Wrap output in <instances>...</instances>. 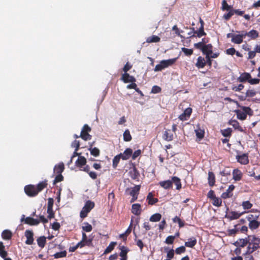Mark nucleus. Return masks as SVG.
Instances as JSON below:
<instances>
[{
  "instance_id": "de8ad7c7",
  "label": "nucleus",
  "mask_w": 260,
  "mask_h": 260,
  "mask_svg": "<svg viewBox=\"0 0 260 260\" xmlns=\"http://www.w3.org/2000/svg\"><path fill=\"white\" fill-rule=\"evenodd\" d=\"M173 221L174 223H178L179 228H182L184 225V222L177 216L173 218Z\"/></svg>"
},
{
  "instance_id": "6ab92c4d",
  "label": "nucleus",
  "mask_w": 260,
  "mask_h": 260,
  "mask_svg": "<svg viewBox=\"0 0 260 260\" xmlns=\"http://www.w3.org/2000/svg\"><path fill=\"white\" fill-rule=\"evenodd\" d=\"M235 186L234 185H231L229 186L228 189L224 192H223L221 194V198L223 199H226L232 196L230 193L234 189Z\"/></svg>"
},
{
  "instance_id": "e2e57ef3",
  "label": "nucleus",
  "mask_w": 260,
  "mask_h": 260,
  "mask_svg": "<svg viewBox=\"0 0 260 260\" xmlns=\"http://www.w3.org/2000/svg\"><path fill=\"white\" fill-rule=\"evenodd\" d=\"M231 6H229L225 0H223L222 2V10L229 11L231 9Z\"/></svg>"
},
{
  "instance_id": "f704fd0d",
  "label": "nucleus",
  "mask_w": 260,
  "mask_h": 260,
  "mask_svg": "<svg viewBox=\"0 0 260 260\" xmlns=\"http://www.w3.org/2000/svg\"><path fill=\"white\" fill-rule=\"evenodd\" d=\"M257 219L255 220H252V221H250L249 223V228L251 230L256 229L259 225V222L256 220Z\"/></svg>"
},
{
  "instance_id": "412c9836",
  "label": "nucleus",
  "mask_w": 260,
  "mask_h": 260,
  "mask_svg": "<svg viewBox=\"0 0 260 260\" xmlns=\"http://www.w3.org/2000/svg\"><path fill=\"white\" fill-rule=\"evenodd\" d=\"M133 154V151L131 148L126 149L123 153H121V158L123 160L128 159Z\"/></svg>"
},
{
  "instance_id": "4468645a",
  "label": "nucleus",
  "mask_w": 260,
  "mask_h": 260,
  "mask_svg": "<svg viewBox=\"0 0 260 260\" xmlns=\"http://www.w3.org/2000/svg\"><path fill=\"white\" fill-rule=\"evenodd\" d=\"M177 60V58H174L172 59H169L167 60H162L160 62L162 64L164 68H168L169 66H172L174 64Z\"/></svg>"
},
{
  "instance_id": "49530a36",
  "label": "nucleus",
  "mask_w": 260,
  "mask_h": 260,
  "mask_svg": "<svg viewBox=\"0 0 260 260\" xmlns=\"http://www.w3.org/2000/svg\"><path fill=\"white\" fill-rule=\"evenodd\" d=\"M165 250L167 252V256L168 259H171L174 255V250L173 249H169L168 247L165 248Z\"/></svg>"
},
{
  "instance_id": "1a4fd4ad",
  "label": "nucleus",
  "mask_w": 260,
  "mask_h": 260,
  "mask_svg": "<svg viewBox=\"0 0 260 260\" xmlns=\"http://www.w3.org/2000/svg\"><path fill=\"white\" fill-rule=\"evenodd\" d=\"M162 138L167 141H171L173 139V133L171 129H166L163 134Z\"/></svg>"
},
{
  "instance_id": "4d7b16f0",
  "label": "nucleus",
  "mask_w": 260,
  "mask_h": 260,
  "mask_svg": "<svg viewBox=\"0 0 260 260\" xmlns=\"http://www.w3.org/2000/svg\"><path fill=\"white\" fill-rule=\"evenodd\" d=\"M196 134L198 138L202 139L204 137V131L201 129H198L195 131Z\"/></svg>"
},
{
  "instance_id": "6e6d98bb",
  "label": "nucleus",
  "mask_w": 260,
  "mask_h": 260,
  "mask_svg": "<svg viewBox=\"0 0 260 260\" xmlns=\"http://www.w3.org/2000/svg\"><path fill=\"white\" fill-rule=\"evenodd\" d=\"M196 34H197V36L199 38H200L206 35V34L204 30V26L203 25V24L199 28V30L197 31Z\"/></svg>"
},
{
  "instance_id": "cd10ccee",
  "label": "nucleus",
  "mask_w": 260,
  "mask_h": 260,
  "mask_svg": "<svg viewBox=\"0 0 260 260\" xmlns=\"http://www.w3.org/2000/svg\"><path fill=\"white\" fill-rule=\"evenodd\" d=\"M206 65V61L205 59L201 57H198L197 59V62L196 64V66L199 68H203Z\"/></svg>"
},
{
  "instance_id": "a19ab883",
  "label": "nucleus",
  "mask_w": 260,
  "mask_h": 260,
  "mask_svg": "<svg viewBox=\"0 0 260 260\" xmlns=\"http://www.w3.org/2000/svg\"><path fill=\"white\" fill-rule=\"evenodd\" d=\"M123 136L124 141L129 142L132 140V136L128 129H126L124 132Z\"/></svg>"
},
{
  "instance_id": "e433bc0d",
  "label": "nucleus",
  "mask_w": 260,
  "mask_h": 260,
  "mask_svg": "<svg viewBox=\"0 0 260 260\" xmlns=\"http://www.w3.org/2000/svg\"><path fill=\"white\" fill-rule=\"evenodd\" d=\"M116 244L117 243L116 242H111L105 250L104 254H107L111 252L114 249Z\"/></svg>"
},
{
  "instance_id": "a211bd4d",
  "label": "nucleus",
  "mask_w": 260,
  "mask_h": 260,
  "mask_svg": "<svg viewBox=\"0 0 260 260\" xmlns=\"http://www.w3.org/2000/svg\"><path fill=\"white\" fill-rule=\"evenodd\" d=\"M197 241L196 238L191 237L188 239L187 242H185L184 245L187 247L192 248L197 244Z\"/></svg>"
},
{
  "instance_id": "393cba45",
  "label": "nucleus",
  "mask_w": 260,
  "mask_h": 260,
  "mask_svg": "<svg viewBox=\"0 0 260 260\" xmlns=\"http://www.w3.org/2000/svg\"><path fill=\"white\" fill-rule=\"evenodd\" d=\"M159 184L166 189H169L172 186V181L170 180L160 181L159 182Z\"/></svg>"
},
{
  "instance_id": "423d86ee",
  "label": "nucleus",
  "mask_w": 260,
  "mask_h": 260,
  "mask_svg": "<svg viewBox=\"0 0 260 260\" xmlns=\"http://www.w3.org/2000/svg\"><path fill=\"white\" fill-rule=\"evenodd\" d=\"M237 161L242 165H246L249 162L248 154L244 153L242 155H237L236 157Z\"/></svg>"
},
{
  "instance_id": "69168bd1",
  "label": "nucleus",
  "mask_w": 260,
  "mask_h": 260,
  "mask_svg": "<svg viewBox=\"0 0 260 260\" xmlns=\"http://www.w3.org/2000/svg\"><path fill=\"white\" fill-rule=\"evenodd\" d=\"M79 247V248L83 247L82 246L81 243H79L78 242L75 246H73V247H70L69 248V250L70 252H74Z\"/></svg>"
},
{
  "instance_id": "4be33fe9",
  "label": "nucleus",
  "mask_w": 260,
  "mask_h": 260,
  "mask_svg": "<svg viewBox=\"0 0 260 260\" xmlns=\"http://www.w3.org/2000/svg\"><path fill=\"white\" fill-rule=\"evenodd\" d=\"M129 174L131 178L134 180L138 179L140 175L139 173L135 167L129 171Z\"/></svg>"
},
{
  "instance_id": "603ef678",
  "label": "nucleus",
  "mask_w": 260,
  "mask_h": 260,
  "mask_svg": "<svg viewBox=\"0 0 260 260\" xmlns=\"http://www.w3.org/2000/svg\"><path fill=\"white\" fill-rule=\"evenodd\" d=\"M249 242V239L247 238L240 239L239 241L237 242L238 246L240 247H243Z\"/></svg>"
},
{
  "instance_id": "2eb2a0df",
  "label": "nucleus",
  "mask_w": 260,
  "mask_h": 260,
  "mask_svg": "<svg viewBox=\"0 0 260 260\" xmlns=\"http://www.w3.org/2000/svg\"><path fill=\"white\" fill-rule=\"evenodd\" d=\"M202 52L206 55H210L212 54V45L211 44H205L202 49Z\"/></svg>"
},
{
  "instance_id": "f8f14e48",
  "label": "nucleus",
  "mask_w": 260,
  "mask_h": 260,
  "mask_svg": "<svg viewBox=\"0 0 260 260\" xmlns=\"http://www.w3.org/2000/svg\"><path fill=\"white\" fill-rule=\"evenodd\" d=\"M132 212L136 215H139L141 213V206L139 204H134L132 206Z\"/></svg>"
},
{
  "instance_id": "2f4dec72",
  "label": "nucleus",
  "mask_w": 260,
  "mask_h": 260,
  "mask_svg": "<svg viewBox=\"0 0 260 260\" xmlns=\"http://www.w3.org/2000/svg\"><path fill=\"white\" fill-rule=\"evenodd\" d=\"M147 200L148 201V204L153 205L158 202L157 198H154L152 192H149L147 197Z\"/></svg>"
},
{
  "instance_id": "c03bdc74",
  "label": "nucleus",
  "mask_w": 260,
  "mask_h": 260,
  "mask_svg": "<svg viewBox=\"0 0 260 260\" xmlns=\"http://www.w3.org/2000/svg\"><path fill=\"white\" fill-rule=\"evenodd\" d=\"M83 224L84 225L82 226V229L84 232H90L92 231V227L90 224L88 222H84Z\"/></svg>"
},
{
  "instance_id": "0e129e2a",
  "label": "nucleus",
  "mask_w": 260,
  "mask_h": 260,
  "mask_svg": "<svg viewBox=\"0 0 260 260\" xmlns=\"http://www.w3.org/2000/svg\"><path fill=\"white\" fill-rule=\"evenodd\" d=\"M186 250L185 247L184 246H181L179 247H178L175 250V252L177 254H180L182 253H184Z\"/></svg>"
},
{
  "instance_id": "c85d7f7f",
  "label": "nucleus",
  "mask_w": 260,
  "mask_h": 260,
  "mask_svg": "<svg viewBox=\"0 0 260 260\" xmlns=\"http://www.w3.org/2000/svg\"><path fill=\"white\" fill-rule=\"evenodd\" d=\"M248 238L250 242L254 243L255 246H256L257 247H259V244H260V238L256 237L255 236H249Z\"/></svg>"
},
{
  "instance_id": "9b49d317",
  "label": "nucleus",
  "mask_w": 260,
  "mask_h": 260,
  "mask_svg": "<svg viewBox=\"0 0 260 260\" xmlns=\"http://www.w3.org/2000/svg\"><path fill=\"white\" fill-rule=\"evenodd\" d=\"M140 189V185H135L132 188H128L126 189V192L129 191V194L130 196L138 195Z\"/></svg>"
},
{
  "instance_id": "3c124183",
  "label": "nucleus",
  "mask_w": 260,
  "mask_h": 260,
  "mask_svg": "<svg viewBox=\"0 0 260 260\" xmlns=\"http://www.w3.org/2000/svg\"><path fill=\"white\" fill-rule=\"evenodd\" d=\"M242 111L249 115H252L253 114V111L248 107L242 106L241 107Z\"/></svg>"
},
{
  "instance_id": "20e7f679",
  "label": "nucleus",
  "mask_w": 260,
  "mask_h": 260,
  "mask_svg": "<svg viewBox=\"0 0 260 260\" xmlns=\"http://www.w3.org/2000/svg\"><path fill=\"white\" fill-rule=\"evenodd\" d=\"M245 38L244 31H242L240 34H235L231 41L235 44H240L243 42V39Z\"/></svg>"
},
{
  "instance_id": "72a5a7b5",
  "label": "nucleus",
  "mask_w": 260,
  "mask_h": 260,
  "mask_svg": "<svg viewBox=\"0 0 260 260\" xmlns=\"http://www.w3.org/2000/svg\"><path fill=\"white\" fill-rule=\"evenodd\" d=\"M38 246L41 248H43L46 242V238L45 236H41L37 240Z\"/></svg>"
},
{
  "instance_id": "ddd939ff",
  "label": "nucleus",
  "mask_w": 260,
  "mask_h": 260,
  "mask_svg": "<svg viewBox=\"0 0 260 260\" xmlns=\"http://www.w3.org/2000/svg\"><path fill=\"white\" fill-rule=\"evenodd\" d=\"M40 223L38 219H34L30 217H27L25 219V223L30 225H37Z\"/></svg>"
},
{
  "instance_id": "7ed1b4c3",
  "label": "nucleus",
  "mask_w": 260,
  "mask_h": 260,
  "mask_svg": "<svg viewBox=\"0 0 260 260\" xmlns=\"http://www.w3.org/2000/svg\"><path fill=\"white\" fill-rule=\"evenodd\" d=\"M25 192L29 197H35L38 194V191L34 185H28L24 187Z\"/></svg>"
},
{
  "instance_id": "5fc2aeb1",
  "label": "nucleus",
  "mask_w": 260,
  "mask_h": 260,
  "mask_svg": "<svg viewBox=\"0 0 260 260\" xmlns=\"http://www.w3.org/2000/svg\"><path fill=\"white\" fill-rule=\"evenodd\" d=\"M89 150H90L91 154L94 156H98L100 154V150L96 147H94L93 148H89Z\"/></svg>"
},
{
  "instance_id": "c9c22d12",
  "label": "nucleus",
  "mask_w": 260,
  "mask_h": 260,
  "mask_svg": "<svg viewBox=\"0 0 260 260\" xmlns=\"http://www.w3.org/2000/svg\"><path fill=\"white\" fill-rule=\"evenodd\" d=\"M235 112L237 114L238 119L243 120L246 118L247 115H246V113L243 112L242 111L236 110H235Z\"/></svg>"
},
{
  "instance_id": "8fccbe9b",
  "label": "nucleus",
  "mask_w": 260,
  "mask_h": 260,
  "mask_svg": "<svg viewBox=\"0 0 260 260\" xmlns=\"http://www.w3.org/2000/svg\"><path fill=\"white\" fill-rule=\"evenodd\" d=\"M66 255H67V252L65 250L56 252V253H55L53 255L55 258L64 257L66 256Z\"/></svg>"
},
{
  "instance_id": "c756f323",
  "label": "nucleus",
  "mask_w": 260,
  "mask_h": 260,
  "mask_svg": "<svg viewBox=\"0 0 260 260\" xmlns=\"http://www.w3.org/2000/svg\"><path fill=\"white\" fill-rule=\"evenodd\" d=\"M258 247L255 245L254 243H251L249 241L248 245L247 248V253H252L255 251Z\"/></svg>"
},
{
  "instance_id": "39448f33",
  "label": "nucleus",
  "mask_w": 260,
  "mask_h": 260,
  "mask_svg": "<svg viewBox=\"0 0 260 260\" xmlns=\"http://www.w3.org/2000/svg\"><path fill=\"white\" fill-rule=\"evenodd\" d=\"M245 212H246L238 213L236 211H231L229 212L228 214L226 213V215H225V217L229 219L230 220L237 219Z\"/></svg>"
},
{
  "instance_id": "680f3d73",
  "label": "nucleus",
  "mask_w": 260,
  "mask_h": 260,
  "mask_svg": "<svg viewBox=\"0 0 260 260\" xmlns=\"http://www.w3.org/2000/svg\"><path fill=\"white\" fill-rule=\"evenodd\" d=\"M176 236H169L166 239L165 242L168 244H172L173 243Z\"/></svg>"
},
{
  "instance_id": "9d476101",
  "label": "nucleus",
  "mask_w": 260,
  "mask_h": 260,
  "mask_svg": "<svg viewBox=\"0 0 260 260\" xmlns=\"http://www.w3.org/2000/svg\"><path fill=\"white\" fill-rule=\"evenodd\" d=\"M121 79L124 83L134 82L136 81V79L133 76H130L128 73L122 74Z\"/></svg>"
},
{
  "instance_id": "864d4df0",
  "label": "nucleus",
  "mask_w": 260,
  "mask_h": 260,
  "mask_svg": "<svg viewBox=\"0 0 260 260\" xmlns=\"http://www.w3.org/2000/svg\"><path fill=\"white\" fill-rule=\"evenodd\" d=\"M221 132L222 135L224 137H228L231 136L232 130L231 128H228L226 129L221 130Z\"/></svg>"
},
{
  "instance_id": "79ce46f5",
  "label": "nucleus",
  "mask_w": 260,
  "mask_h": 260,
  "mask_svg": "<svg viewBox=\"0 0 260 260\" xmlns=\"http://www.w3.org/2000/svg\"><path fill=\"white\" fill-rule=\"evenodd\" d=\"M160 38L158 37V36H152L150 37H148L147 40H146V41L148 43H157V42H158L160 41Z\"/></svg>"
},
{
  "instance_id": "ea45409f",
  "label": "nucleus",
  "mask_w": 260,
  "mask_h": 260,
  "mask_svg": "<svg viewBox=\"0 0 260 260\" xmlns=\"http://www.w3.org/2000/svg\"><path fill=\"white\" fill-rule=\"evenodd\" d=\"M231 170L229 167H225L222 171L220 172V174L222 177H228L231 176Z\"/></svg>"
},
{
  "instance_id": "09e8293b",
  "label": "nucleus",
  "mask_w": 260,
  "mask_h": 260,
  "mask_svg": "<svg viewBox=\"0 0 260 260\" xmlns=\"http://www.w3.org/2000/svg\"><path fill=\"white\" fill-rule=\"evenodd\" d=\"M80 137L85 141L90 140L91 138V136L88 133H84L83 131L81 132Z\"/></svg>"
},
{
  "instance_id": "6e6552de",
  "label": "nucleus",
  "mask_w": 260,
  "mask_h": 260,
  "mask_svg": "<svg viewBox=\"0 0 260 260\" xmlns=\"http://www.w3.org/2000/svg\"><path fill=\"white\" fill-rule=\"evenodd\" d=\"M192 112V109L190 108H187L185 109L183 113H182L179 117L180 120L184 121L187 120L189 117Z\"/></svg>"
},
{
  "instance_id": "473e14b6",
  "label": "nucleus",
  "mask_w": 260,
  "mask_h": 260,
  "mask_svg": "<svg viewBox=\"0 0 260 260\" xmlns=\"http://www.w3.org/2000/svg\"><path fill=\"white\" fill-rule=\"evenodd\" d=\"M119 249L121 251L119 253V255L121 257H127V253L129 251V249L127 247L124 246H119Z\"/></svg>"
},
{
  "instance_id": "052dcab7",
  "label": "nucleus",
  "mask_w": 260,
  "mask_h": 260,
  "mask_svg": "<svg viewBox=\"0 0 260 260\" xmlns=\"http://www.w3.org/2000/svg\"><path fill=\"white\" fill-rule=\"evenodd\" d=\"M242 206L244 209H249L252 207V204L248 201H244Z\"/></svg>"
},
{
  "instance_id": "f3484780",
  "label": "nucleus",
  "mask_w": 260,
  "mask_h": 260,
  "mask_svg": "<svg viewBox=\"0 0 260 260\" xmlns=\"http://www.w3.org/2000/svg\"><path fill=\"white\" fill-rule=\"evenodd\" d=\"M251 78V75L248 73H243L241 74L240 77L238 78V80L240 82H244L246 81L248 82Z\"/></svg>"
},
{
  "instance_id": "f03ea898",
  "label": "nucleus",
  "mask_w": 260,
  "mask_h": 260,
  "mask_svg": "<svg viewBox=\"0 0 260 260\" xmlns=\"http://www.w3.org/2000/svg\"><path fill=\"white\" fill-rule=\"evenodd\" d=\"M79 243H81L82 246L83 247L86 246L88 247H91L92 246V238H88L85 232H82V240L79 242Z\"/></svg>"
},
{
  "instance_id": "4c0bfd02",
  "label": "nucleus",
  "mask_w": 260,
  "mask_h": 260,
  "mask_svg": "<svg viewBox=\"0 0 260 260\" xmlns=\"http://www.w3.org/2000/svg\"><path fill=\"white\" fill-rule=\"evenodd\" d=\"M12 233L10 231L5 230L2 233V238L5 240H8L12 237Z\"/></svg>"
},
{
  "instance_id": "a878e982",
  "label": "nucleus",
  "mask_w": 260,
  "mask_h": 260,
  "mask_svg": "<svg viewBox=\"0 0 260 260\" xmlns=\"http://www.w3.org/2000/svg\"><path fill=\"white\" fill-rule=\"evenodd\" d=\"M208 183L210 186H213L215 184V178L214 174L212 172H208Z\"/></svg>"
},
{
  "instance_id": "774afa93",
  "label": "nucleus",
  "mask_w": 260,
  "mask_h": 260,
  "mask_svg": "<svg viewBox=\"0 0 260 260\" xmlns=\"http://www.w3.org/2000/svg\"><path fill=\"white\" fill-rule=\"evenodd\" d=\"M161 91V88L158 86H153L151 89V92L153 93H158Z\"/></svg>"
},
{
  "instance_id": "bf43d9fd",
  "label": "nucleus",
  "mask_w": 260,
  "mask_h": 260,
  "mask_svg": "<svg viewBox=\"0 0 260 260\" xmlns=\"http://www.w3.org/2000/svg\"><path fill=\"white\" fill-rule=\"evenodd\" d=\"M181 51L184 53V54L186 56H190L193 53V50L191 49H188L185 47H182L181 48Z\"/></svg>"
},
{
  "instance_id": "b1692460",
  "label": "nucleus",
  "mask_w": 260,
  "mask_h": 260,
  "mask_svg": "<svg viewBox=\"0 0 260 260\" xmlns=\"http://www.w3.org/2000/svg\"><path fill=\"white\" fill-rule=\"evenodd\" d=\"M86 163V159L84 156H79L75 162L76 165L80 168H82V166L85 165Z\"/></svg>"
},
{
  "instance_id": "37998d69",
  "label": "nucleus",
  "mask_w": 260,
  "mask_h": 260,
  "mask_svg": "<svg viewBox=\"0 0 260 260\" xmlns=\"http://www.w3.org/2000/svg\"><path fill=\"white\" fill-rule=\"evenodd\" d=\"M121 153L115 156L113 158L112 166L114 169H115L117 167V165L119 162L120 159V158H121Z\"/></svg>"
},
{
  "instance_id": "f257e3e1",
  "label": "nucleus",
  "mask_w": 260,
  "mask_h": 260,
  "mask_svg": "<svg viewBox=\"0 0 260 260\" xmlns=\"http://www.w3.org/2000/svg\"><path fill=\"white\" fill-rule=\"evenodd\" d=\"M94 203L90 200L86 202L84 207L80 212V216L82 218H84L87 216L88 213L94 208Z\"/></svg>"
},
{
  "instance_id": "bb28decb",
  "label": "nucleus",
  "mask_w": 260,
  "mask_h": 260,
  "mask_svg": "<svg viewBox=\"0 0 260 260\" xmlns=\"http://www.w3.org/2000/svg\"><path fill=\"white\" fill-rule=\"evenodd\" d=\"M171 181H172V183L173 182L176 185V189L179 190L181 188L182 185H181V181H180V179L178 177H177L176 176L172 177V179H171Z\"/></svg>"
},
{
  "instance_id": "a18cd8bd",
  "label": "nucleus",
  "mask_w": 260,
  "mask_h": 260,
  "mask_svg": "<svg viewBox=\"0 0 260 260\" xmlns=\"http://www.w3.org/2000/svg\"><path fill=\"white\" fill-rule=\"evenodd\" d=\"M47 183L46 181H42L40 182L36 187L37 190L38 191V193L39 192L42 190L45 187H46Z\"/></svg>"
},
{
  "instance_id": "0eeeda50",
  "label": "nucleus",
  "mask_w": 260,
  "mask_h": 260,
  "mask_svg": "<svg viewBox=\"0 0 260 260\" xmlns=\"http://www.w3.org/2000/svg\"><path fill=\"white\" fill-rule=\"evenodd\" d=\"M25 236L26 237L25 243L27 245H31L34 242V233L31 231L26 230L25 232Z\"/></svg>"
},
{
  "instance_id": "aec40b11",
  "label": "nucleus",
  "mask_w": 260,
  "mask_h": 260,
  "mask_svg": "<svg viewBox=\"0 0 260 260\" xmlns=\"http://www.w3.org/2000/svg\"><path fill=\"white\" fill-rule=\"evenodd\" d=\"M245 37L248 36L251 39H255L258 36V32L257 30L254 29H252L249 32H245L244 31Z\"/></svg>"
},
{
  "instance_id": "7c9ffc66",
  "label": "nucleus",
  "mask_w": 260,
  "mask_h": 260,
  "mask_svg": "<svg viewBox=\"0 0 260 260\" xmlns=\"http://www.w3.org/2000/svg\"><path fill=\"white\" fill-rule=\"evenodd\" d=\"M229 124L232 125L235 129L240 132L243 131V128L240 126L239 123L236 120H231L229 121Z\"/></svg>"
},
{
  "instance_id": "13d9d810",
  "label": "nucleus",
  "mask_w": 260,
  "mask_h": 260,
  "mask_svg": "<svg viewBox=\"0 0 260 260\" xmlns=\"http://www.w3.org/2000/svg\"><path fill=\"white\" fill-rule=\"evenodd\" d=\"M212 201H213L212 204L214 206H216V207H219L221 206L222 201L220 198L216 197L215 198H214V199H213L212 200Z\"/></svg>"
},
{
  "instance_id": "dca6fc26",
  "label": "nucleus",
  "mask_w": 260,
  "mask_h": 260,
  "mask_svg": "<svg viewBox=\"0 0 260 260\" xmlns=\"http://www.w3.org/2000/svg\"><path fill=\"white\" fill-rule=\"evenodd\" d=\"M233 179L237 181L241 179L242 173L240 170L238 169H234L233 171Z\"/></svg>"
},
{
  "instance_id": "338daca9",
  "label": "nucleus",
  "mask_w": 260,
  "mask_h": 260,
  "mask_svg": "<svg viewBox=\"0 0 260 260\" xmlns=\"http://www.w3.org/2000/svg\"><path fill=\"white\" fill-rule=\"evenodd\" d=\"M256 94V92L254 90L249 89L246 92V97H253Z\"/></svg>"
},
{
  "instance_id": "5701e85b",
  "label": "nucleus",
  "mask_w": 260,
  "mask_h": 260,
  "mask_svg": "<svg viewBox=\"0 0 260 260\" xmlns=\"http://www.w3.org/2000/svg\"><path fill=\"white\" fill-rule=\"evenodd\" d=\"M64 164L63 162H60L54 167V172L56 174H61L64 170Z\"/></svg>"
},
{
  "instance_id": "58836bf2",
  "label": "nucleus",
  "mask_w": 260,
  "mask_h": 260,
  "mask_svg": "<svg viewBox=\"0 0 260 260\" xmlns=\"http://www.w3.org/2000/svg\"><path fill=\"white\" fill-rule=\"evenodd\" d=\"M161 215L159 213H155L151 216L149 220L152 222H157L160 220Z\"/></svg>"
}]
</instances>
